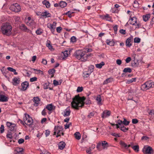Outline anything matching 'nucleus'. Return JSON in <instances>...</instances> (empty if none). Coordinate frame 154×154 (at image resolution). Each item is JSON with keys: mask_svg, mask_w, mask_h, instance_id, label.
I'll return each mask as SVG.
<instances>
[{"mask_svg": "<svg viewBox=\"0 0 154 154\" xmlns=\"http://www.w3.org/2000/svg\"><path fill=\"white\" fill-rule=\"evenodd\" d=\"M0 133H2L4 131V125H2L0 128Z\"/></svg>", "mask_w": 154, "mask_h": 154, "instance_id": "57", "label": "nucleus"}, {"mask_svg": "<svg viewBox=\"0 0 154 154\" xmlns=\"http://www.w3.org/2000/svg\"><path fill=\"white\" fill-rule=\"evenodd\" d=\"M67 5V3L65 2L61 1L59 3V6L62 8H64Z\"/></svg>", "mask_w": 154, "mask_h": 154, "instance_id": "31", "label": "nucleus"}, {"mask_svg": "<svg viewBox=\"0 0 154 154\" xmlns=\"http://www.w3.org/2000/svg\"><path fill=\"white\" fill-rule=\"evenodd\" d=\"M42 4L45 5L46 7L48 8L51 7V4L50 2L47 0H44L42 2Z\"/></svg>", "mask_w": 154, "mask_h": 154, "instance_id": "23", "label": "nucleus"}, {"mask_svg": "<svg viewBox=\"0 0 154 154\" xmlns=\"http://www.w3.org/2000/svg\"><path fill=\"white\" fill-rule=\"evenodd\" d=\"M91 73V72L88 71V72L85 71L83 72L84 77L86 78L88 77L90 75Z\"/></svg>", "mask_w": 154, "mask_h": 154, "instance_id": "45", "label": "nucleus"}, {"mask_svg": "<svg viewBox=\"0 0 154 154\" xmlns=\"http://www.w3.org/2000/svg\"><path fill=\"white\" fill-rule=\"evenodd\" d=\"M136 80V79L135 78H132L131 79L128 80L127 82L128 83H130L131 82H135Z\"/></svg>", "mask_w": 154, "mask_h": 154, "instance_id": "54", "label": "nucleus"}, {"mask_svg": "<svg viewBox=\"0 0 154 154\" xmlns=\"http://www.w3.org/2000/svg\"><path fill=\"white\" fill-rule=\"evenodd\" d=\"M150 17V14H146L143 16V20L145 21H147Z\"/></svg>", "mask_w": 154, "mask_h": 154, "instance_id": "35", "label": "nucleus"}, {"mask_svg": "<svg viewBox=\"0 0 154 154\" xmlns=\"http://www.w3.org/2000/svg\"><path fill=\"white\" fill-rule=\"evenodd\" d=\"M62 60H65L68 56V51L66 50L62 52Z\"/></svg>", "mask_w": 154, "mask_h": 154, "instance_id": "27", "label": "nucleus"}, {"mask_svg": "<svg viewBox=\"0 0 154 154\" xmlns=\"http://www.w3.org/2000/svg\"><path fill=\"white\" fill-rule=\"evenodd\" d=\"M133 42V37L131 36L128 38L126 41V45L129 47L132 45Z\"/></svg>", "mask_w": 154, "mask_h": 154, "instance_id": "15", "label": "nucleus"}, {"mask_svg": "<svg viewBox=\"0 0 154 154\" xmlns=\"http://www.w3.org/2000/svg\"><path fill=\"white\" fill-rule=\"evenodd\" d=\"M143 153L145 154H153V151L152 148L150 146H145L143 149Z\"/></svg>", "mask_w": 154, "mask_h": 154, "instance_id": "10", "label": "nucleus"}, {"mask_svg": "<svg viewBox=\"0 0 154 154\" xmlns=\"http://www.w3.org/2000/svg\"><path fill=\"white\" fill-rule=\"evenodd\" d=\"M46 46L48 48L49 50L51 51L54 50L53 47L52 46L50 41L48 40L47 41V43H46Z\"/></svg>", "mask_w": 154, "mask_h": 154, "instance_id": "25", "label": "nucleus"}, {"mask_svg": "<svg viewBox=\"0 0 154 154\" xmlns=\"http://www.w3.org/2000/svg\"><path fill=\"white\" fill-rule=\"evenodd\" d=\"M32 100L34 102L33 105L35 106H37L40 104V99L38 97H34Z\"/></svg>", "mask_w": 154, "mask_h": 154, "instance_id": "12", "label": "nucleus"}, {"mask_svg": "<svg viewBox=\"0 0 154 154\" xmlns=\"http://www.w3.org/2000/svg\"><path fill=\"white\" fill-rule=\"evenodd\" d=\"M109 146L108 143L105 141H102L97 144L96 148L99 151L103 149H107Z\"/></svg>", "mask_w": 154, "mask_h": 154, "instance_id": "5", "label": "nucleus"}, {"mask_svg": "<svg viewBox=\"0 0 154 154\" xmlns=\"http://www.w3.org/2000/svg\"><path fill=\"white\" fill-rule=\"evenodd\" d=\"M40 154H51V153L47 151H43L40 153Z\"/></svg>", "mask_w": 154, "mask_h": 154, "instance_id": "64", "label": "nucleus"}, {"mask_svg": "<svg viewBox=\"0 0 154 154\" xmlns=\"http://www.w3.org/2000/svg\"><path fill=\"white\" fill-rule=\"evenodd\" d=\"M9 8L13 11L18 12L21 11V8L20 5L17 3L12 4L10 6Z\"/></svg>", "mask_w": 154, "mask_h": 154, "instance_id": "9", "label": "nucleus"}, {"mask_svg": "<svg viewBox=\"0 0 154 154\" xmlns=\"http://www.w3.org/2000/svg\"><path fill=\"white\" fill-rule=\"evenodd\" d=\"M116 63L119 65H120L122 63V61L120 59H117L116 60Z\"/></svg>", "mask_w": 154, "mask_h": 154, "instance_id": "63", "label": "nucleus"}, {"mask_svg": "<svg viewBox=\"0 0 154 154\" xmlns=\"http://www.w3.org/2000/svg\"><path fill=\"white\" fill-rule=\"evenodd\" d=\"M101 97L100 95H98L96 98V100L97 101V103L98 105H101L102 103H101Z\"/></svg>", "mask_w": 154, "mask_h": 154, "instance_id": "29", "label": "nucleus"}, {"mask_svg": "<svg viewBox=\"0 0 154 154\" xmlns=\"http://www.w3.org/2000/svg\"><path fill=\"white\" fill-rule=\"evenodd\" d=\"M74 12L72 11H69L65 14L67 15L69 17L71 18L72 17V14Z\"/></svg>", "mask_w": 154, "mask_h": 154, "instance_id": "48", "label": "nucleus"}, {"mask_svg": "<svg viewBox=\"0 0 154 154\" xmlns=\"http://www.w3.org/2000/svg\"><path fill=\"white\" fill-rule=\"evenodd\" d=\"M20 82V79L18 77H14L12 80L13 84L14 85H17Z\"/></svg>", "mask_w": 154, "mask_h": 154, "instance_id": "20", "label": "nucleus"}, {"mask_svg": "<svg viewBox=\"0 0 154 154\" xmlns=\"http://www.w3.org/2000/svg\"><path fill=\"white\" fill-rule=\"evenodd\" d=\"M83 90V88L82 87H78L76 90L77 92H82Z\"/></svg>", "mask_w": 154, "mask_h": 154, "instance_id": "55", "label": "nucleus"}, {"mask_svg": "<svg viewBox=\"0 0 154 154\" xmlns=\"http://www.w3.org/2000/svg\"><path fill=\"white\" fill-rule=\"evenodd\" d=\"M92 51V49L88 48L83 50H79L75 51L74 55L76 58L82 62H85L88 60V59L91 56V53L87 54V53Z\"/></svg>", "mask_w": 154, "mask_h": 154, "instance_id": "1", "label": "nucleus"}, {"mask_svg": "<svg viewBox=\"0 0 154 154\" xmlns=\"http://www.w3.org/2000/svg\"><path fill=\"white\" fill-rule=\"evenodd\" d=\"M106 42L108 45L111 46H113L114 45L113 42L112 41H111L110 40H106Z\"/></svg>", "mask_w": 154, "mask_h": 154, "instance_id": "36", "label": "nucleus"}, {"mask_svg": "<svg viewBox=\"0 0 154 154\" xmlns=\"http://www.w3.org/2000/svg\"><path fill=\"white\" fill-rule=\"evenodd\" d=\"M120 129L121 131L124 132H126L128 130V128H126L123 125L120 126Z\"/></svg>", "mask_w": 154, "mask_h": 154, "instance_id": "37", "label": "nucleus"}, {"mask_svg": "<svg viewBox=\"0 0 154 154\" xmlns=\"http://www.w3.org/2000/svg\"><path fill=\"white\" fill-rule=\"evenodd\" d=\"M20 28L21 29L25 31H26L27 30V27L23 24H22L20 25Z\"/></svg>", "mask_w": 154, "mask_h": 154, "instance_id": "40", "label": "nucleus"}, {"mask_svg": "<svg viewBox=\"0 0 154 154\" xmlns=\"http://www.w3.org/2000/svg\"><path fill=\"white\" fill-rule=\"evenodd\" d=\"M119 143L122 147L126 149H128L129 147L132 145V143H131L130 144L127 145L122 140L120 141Z\"/></svg>", "mask_w": 154, "mask_h": 154, "instance_id": "14", "label": "nucleus"}, {"mask_svg": "<svg viewBox=\"0 0 154 154\" xmlns=\"http://www.w3.org/2000/svg\"><path fill=\"white\" fill-rule=\"evenodd\" d=\"M37 80V78L36 77H34L30 79V81L31 82H33Z\"/></svg>", "mask_w": 154, "mask_h": 154, "instance_id": "53", "label": "nucleus"}, {"mask_svg": "<svg viewBox=\"0 0 154 154\" xmlns=\"http://www.w3.org/2000/svg\"><path fill=\"white\" fill-rule=\"evenodd\" d=\"M102 17L103 19L106 20L110 21L111 20V18L108 14L103 15Z\"/></svg>", "mask_w": 154, "mask_h": 154, "instance_id": "30", "label": "nucleus"}, {"mask_svg": "<svg viewBox=\"0 0 154 154\" xmlns=\"http://www.w3.org/2000/svg\"><path fill=\"white\" fill-rule=\"evenodd\" d=\"M132 123L134 124H136L138 122V121L137 119H132Z\"/></svg>", "mask_w": 154, "mask_h": 154, "instance_id": "59", "label": "nucleus"}, {"mask_svg": "<svg viewBox=\"0 0 154 154\" xmlns=\"http://www.w3.org/2000/svg\"><path fill=\"white\" fill-rule=\"evenodd\" d=\"M112 81V79L109 78L105 80L103 82V84H106L109 83L111 82Z\"/></svg>", "mask_w": 154, "mask_h": 154, "instance_id": "42", "label": "nucleus"}, {"mask_svg": "<svg viewBox=\"0 0 154 154\" xmlns=\"http://www.w3.org/2000/svg\"><path fill=\"white\" fill-rule=\"evenodd\" d=\"M105 63L103 62H101L100 63H98L95 64L96 67L99 69H100L103 66H104Z\"/></svg>", "mask_w": 154, "mask_h": 154, "instance_id": "32", "label": "nucleus"}, {"mask_svg": "<svg viewBox=\"0 0 154 154\" xmlns=\"http://www.w3.org/2000/svg\"><path fill=\"white\" fill-rule=\"evenodd\" d=\"M7 69L8 70L13 72L15 75H17V73L16 72V70L12 68L8 67L7 68Z\"/></svg>", "mask_w": 154, "mask_h": 154, "instance_id": "39", "label": "nucleus"}, {"mask_svg": "<svg viewBox=\"0 0 154 154\" xmlns=\"http://www.w3.org/2000/svg\"><path fill=\"white\" fill-rule=\"evenodd\" d=\"M139 6V4L137 1H135L134 2L133 6L135 7H137Z\"/></svg>", "mask_w": 154, "mask_h": 154, "instance_id": "56", "label": "nucleus"}, {"mask_svg": "<svg viewBox=\"0 0 154 154\" xmlns=\"http://www.w3.org/2000/svg\"><path fill=\"white\" fill-rule=\"evenodd\" d=\"M111 114L109 111L106 110L104 111L102 114V117L103 118H105L109 116Z\"/></svg>", "mask_w": 154, "mask_h": 154, "instance_id": "18", "label": "nucleus"}, {"mask_svg": "<svg viewBox=\"0 0 154 154\" xmlns=\"http://www.w3.org/2000/svg\"><path fill=\"white\" fill-rule=\"evenodd\" d=\"M140 39L139 38L136 37L134 39V42L135 43H139L140 42Z\"/></svg>", "mask_w": 154, "mask_h": 154, "instance_id": "50", "label": "nucleus"}, {"mask_svg": "<svg viewBox=\"0 0 154 154\" xmlns=\"http://www.w3.org/2000/svg\"><path fill=\"white\" fill-rule=\"evenodd\" d=\"M95 112H90L88 116V117L89 118H91L94 115Z\"/></svg>", "mask_w": 154, "mask_h": 154, "instance_id": "58", "label": "nucleus"}, {"mask_svg": "<svg viewBox=\"0 0 154 154\" xmlns=\"http://www.w3.org/2000/svg\"><path fill=\"white\" fill-rule=\"evenodd\" d=\"M71 111L70 108L69 107H67L63 111V115L64 116H69L70 114Z\"/></svg>", "mask_w": 154, "mask_h": 154, "instance_id": "19", "label": "nucleus"}, {"mask_svg": "<svg viewBox=\"0 0 154 154\" xmlns=\"http://www.w3.org/2000/svg\"><path fill=\"white\" fill-rule=\"evenodd\" d=\"M21 90L24 91L29 87V83L27 81H25L21 84Z\"/></svg>", "mask_w": 154, "mask_h": 154, "instance_id": "13", "label": "nucleus"}, {"mask_svg": "<svg viewBox=\"0 0 154 154\" xmlns=\"http://www.w3.org/2000/svg\"><path fill=\"white\" fill-rule=\"evenodd\" d=\"M131 58L130 57H128L126 59L125 61L126 63H128L131 61Z\"/></svg>", "mask_w": 154, "mask_h": 154, "instance_id": "61", "label": "nucleus"}, {"mask_svg": "<svg viewBox=\"0 0 154 154\" xmlns=\"http://www.w3.org/2000/svg\"><path fill=\"white\" fill-rule=\"evenodd\" d=\"M131 146V147L136 152H138L139 151V147L138 145L133 146V144Z\"/></svg>", "mask_w": 154, "mask_h": 154, "instance_id": "33", "label": "nucleus"}, {"mask_svg": "<svg viewBox=\"0 0 154 154\" xmlns=\"http://www.w3.org/2000/svg\"><path fill=\"white\" fill-rule=\"evenodd\" d=\"M55 72V70L54 69H50L48 70V72L50 74H51L52 75L51 76V77H52L54 76V74Z\"/></svg>", "mask_w": 154, "mask_h": 154, "instance_id": "41", "label": "nucleus"}, {"mask_svg": "<svg viewBox=\"0 0 154 154\" xmlns=\"http://www.w3.org/2000/svg\"><path fill=\"white\" fill-rule=\"evenodd\" d=\"M62 28L61 27H58L56 28V30L57 32L60 33L62 30Z\"/></svg>", "mask_w": 154, "mask_h": 154, "instance_id": "62", "label": "nucleus"}, {"mask_svg": "<svg viewBox=\"0 0 154 154\" xmlns=\"http://www.w3.org/2000/svg\"><path fill=\"white\" fill-rule=\"evenodd\" d=\"M74 135L75 138L78 140H79L81 138V134L79 132H76L74 134Z\"/></svg>", "mask_w": 154, "mask_h": 154, "instance_id": "34", "label": "nucleus"}, {"mask_svg": "<svg viewBox=\"0 0 154 154\" xmlns=\"http://www.w3.org/2000/svg\"><path fill=\"white\" fill-rule=\"evenodd\" d=\"M43 32V30L41 28L38 29L35 31V33L38 35H40Z\"/></svg>", "mask_w": 154, "mask_h": 154, "instance_id": "43", "label": "nucleus"}, {"mask_svg": "<svg viewBox=\"0 0 154 154\" xmlns=\"http://www.w3.org/2000/svg\"><path fill=\"white\" fill-rule=\"evenodd\" d=\"M129 23L134 26L135 29H138L140 26L139 22L135 17H131L128 21Z\"/></svg>", "mask_w": 154, "mask_h": 154, "instance_id": "7", "label": "nucleus"}, {"mask_svg": "<svg viewBox=\"0 0 154 154\" xmlns=\"http://www.w3.org/2000/svg\"><path fill=\"white\" fill-rule=\"evenodd\" d=\"M62 82V80H60L59 81L54 80L53 81V84L54 86H57L61 85Z\"/></svg>", "mask_w": 154, "mask_h": 154, "instance_id": "28", "label": "nucleus"}, {"mask_svg": "<svg viewBox=\"0 0 154 154\" xmlns=\"http://www.w3.org/2000/svg\"><path fill=\"white\" fill-rule=\"evenodd\" d=\"M123 125H128L129 124V121H127L125 119H124L123 121H122Z\"/></svg>", "mask_w": 154, "mask_h": 154, "instance_id": "47", "label": "nucleus"}, {"mask_svg": "<svg viewBox=\"0 0 154 154\" xmlns=\"http://www.w3.org/2000/svg\"><path fill=\"white\" fill-rule=\"evenodd\" d=\"M33 69L35 71V72L36 74H39L42 75L43 74V72L40 70L35 69Z\"/></svg>", "mask_w": 154, "mask_h": 154, "instance_id": "46", "label": "nucleus"}, {"mask_svg": "<svg viewBox=\"0 0 154 154\" xmlns=\"http://www.w3.org/2000/svg\"><path fill=\"white\" fill-rule=\"evenodd\" d=\"M45 108L49 111L48 114H50L54 108V106L52 104H50L47 105Z\"/></svg>", "mask_w": 154, "mask_h": 154, "instance_id": "17", "label": "nucleus"}, {"mask_svg": "<svg viewBox=\"0 0 154 154\" xmlns=\"http://www.w3.org/2000/svg\"><path fill=\"white\" fill-rule=\"evenodd\" d=\"M23 124L24 126L26 127V125L29 126L30 127H31L32 125L33 120L31 117L30 116L27 114H25V116L23 118Z\"/></svg>", "mask_w": 154, "mask_h": 154, "instance_id": "4", "label": "nucleus"}, {"mask_svg": "<svg viewBox=\"0 0 154 154\" xmlns=\"http://www.w3.org/2000/svg\"><path fill=\"white\" fill-rule=\"evenodd\" d=\"M8 100V98L3 95H0V102H6Z\"/></svg>", "mask_w": 154, "mask_h": 154, "instance_id": "22", "label": "nucleus"}, {"mask_svg": "<svg viewBox=\"0 0 154 154\" xmlns=\"http://www.w3.org/2000/svg\"><path fill=\"white\" fill-rule=\"evenodd\" d=\"M66 144L65 142L61 141L58 144V147L61 150L63 149L64 147H65Z\"/></svg>", "mask_w": 154, "mask_h": 154, "instance_id": "26", "label": "nucleus"}, {"mask_svg": "<svg viewBox=\"0 0 154 154\" xmlns=\"http://www.w3.org/2000/svg\"><path fill=\"white\" fill-rule=\"evenodd\" d=\"M42 17H51L50 14L47 11L42 12L41 14Z\"/></svg>", "mask_w": 154, "mask_h": 154, "instance_id": "24", "label": "nucleus"}, {"mask_svg": "<svg viewBox=\"0 0 154 154\" xmlns=\"http://www.w3.org/2000/svg\"><path fill=\"white\" fill-rule=\"evenodd\" d=\"M14 18L15 21L17 23L20 20V18L18 16H14Z\"/></svg>", "mask_w": 154, "mask_h": 154, "instance_id": "51", "label": "nucleus"}, {"mask_svg": "<svg viewBox=\"0 0 154 154\" xmlns=\"http://www.w3.org/2000/svg\"><path fill=\"white\" fill-rule=\"evenodd\" d=\"M6 125L8 128L11 130L13 131L14 129L15 125L14 124L11 123L10 122H7L6 123Z\"/></svg>", "mask_w": 154, "mask_h": 154, "instance_id": "16", "label": "nucleus"}, {"mask_svg": "<svg viewBox=\"0 0 154 154\" xmlns=\"http://www.w3.org/2000/svg\"><path fill=\"white\" fill-rule=\"evenodd\" d=\"M23 149L22 148H17L14 151V154H23Z\"/></svg>", "mask_w": 154, "mask_h": 154, "instance_id": "21", "label": "nucleus"}, {"mask_svg": "<svg viewBox=\"0 0 154 154\" xmlns=\"http://www.w3.org/2000/svg\"><path fill=\"white\" fill-rule=\"evenodd\" d=\"M94 68V66L93 65H91L89 67L88 71L90 72L91 73L93 71Z\"/></svg>", "mask_w": 154, "mask_h": 154, "instance_id": "49", "label": "nucleus"}, {"mask_svg": "<svg viewBox=\"0 0 154 154\" xmlns=\"http://www.w3.org/2000/svg\"><path fill=\"white\" fill-rule=\"evenodd\" d=\"M123 72H125L131 73L132 72V70L131 68L127 67L125 68L123 70Z\"/></svg>", "mask_w": 154, "mask_h": 154, "instance_id": "38", "label": "nucleus"}, {"mask_svg": "<svg viewBox=\"0 0 154 154\" xmlns=\"http://www.w3.org/2000/svg\"><path fill=\"white\" fill-rule=\"evenodd\" d=\"M63 130V127L61 126H55L54 128V135H56V137H58L59 136H60L61 134L62 135H64V133L62 132V131Z\"/></svg>", "mask_w": 154, "mask_h": 154, "instance_id": "8", "label": "nucleus"}, {"mask_svg": "<svg viewBox=\"0 0 154 154\" xmlns=\"http://www.w3.org/2000/svg\"><path fill=\"white\" fill-rule=\"evenodd\" d=\"M85 99L84 97L76 96L71 103L72 107L74 109H79V107H82L84 106Z\"/></svg>", "mask_w": 154, "mask_h": 154, "instance_id": "2", "label": "nucleus"}, {"mask_svg": "<svg viewBox=\"0 0 154 154\" xmlns=\"http://www.w3.org/2000/svg\"><path fill=\"white\" fill-rule=\"evenodd\" d=\"M0 29L1 32L4 35L9 36L12 33V26L9 23H2Z\"/></svg>", "mask_w": 154, "mask_h": 154, "instance_id": "3", "label": "nucleus"}, {"mask_svg": "<svg viewBox=\"0 0 154 154\" xmlns=\"http://www.w3.org/2000/svg\"><path fill=\"white\" fill-rule=\"evenodd\" d=\"M27 24L29 26H33L34 24V21L33 20H32V21H29L26 22Z\"/></svg>", "mask_w": 154, "mask_h": 154, "instance_id": "44", "label": "nucleus"}, {"mask_svg": "<svg viewBox=\"0 0 154 154\" xmlns=\"http://www.w3.org/2000/svg\"><path fill=\"white\" fill-rule=\"evenodd\" d=\"M56 25L57 23L55 22H53L52 24L49 23L47 25L48 27L51 30L53 33H54V32Z\"/></svg>", "mask_w": 154, "mask_h": 154, "instance_id": "11", "label": "nucleus"}, {"mask_svg": "<svg viewBox=\"0 0 154 154\" xmlns=\"http://www.w3.org/2000/svg\"><path fill=\"white\" fill-rule=\"evenodd\" d=\"M154 86V82L150 80L146 82L142 85L141 88L142 90L145 91L149 89L150 88H153Z\"/></svg>", "mask_w": 154, "mask_h": 154, "instance_id": "6", "label": "nucleus"}, {"mask_svg": "<svg viewBox=\"0 0 154 154\" xmlns=\"http://www.w3.org/2000/svg\"><path fill=\"white\" fill-rule=\"evenodd\" d=\"M76 38L74 36H73L70 38V42H75L76 41Z\"/></svg>", "mask_w": 154, "mask_h": 154, "instance_id": "52", "label": "nucleus"}, {"mask_svg": "<svg viewBox=\"0 0 154 154\" xmlns=\"http://www.w3.org/2000/svg\"><path fill=\"white\" fill-rule=\"evenodd\" d=\"M46 108H45V109L42 111V114L43 116H45L46 115Z\"/></svg>", "mask_w": 154, "mask_h": 154, "instance_id": "60", "label": "nucleus"}]
</instances>
